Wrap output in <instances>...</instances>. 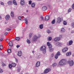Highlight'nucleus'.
<instances>
[{
	"label": "nucleus",
	"instance_id": "nucleus-14",
	"mask_svg": "<svg viewBox=\"0 0 74 74\" xmlns=\"http://www.w3.org/2000/svg\"><path fill=\"white\" fill-rule=\"evenodd\" d=\"M49 19V16H46L45 17V21H48V20Z\"/></svg>",
	"mask_w": 74,
	"mask_h": 74
},
{
	"label": "nucleus",
	"instance_id": "nucleus-42",
	"mask_svg": "<svg viewBox=\"0 0 74 74\" xmlns=\"http://www.w3.org/2000/svg\"><path fill=\"white\" fill-rule=\"evenodd\" d=\"M1 5H4V3H3V2H2L1 3Z\"/></svg>",
	"mask_w": 74,
	"mask_h": 74
},
{
	"label": "nucleus",
	"instance_id": "nucleus-20",
	"mask_svg": "<svg viewBox=\"0 0 74 74\" xmlns=\"http://www.w3.org/2000/svg\"><path fill=\"white\" fill-rule=\"evenodd\" d=\"M9 44L10 47H12V46L13 45L12 44V42L11 41H10L9 42Z\"/></svg>",
	"mask_w": 74,
	"mask_h": 74
},
{
	"label": "nucleus",
	"instance_id": "nucleus-26",
	"mask_svg": "<svg viewBox=\"0 0 74 74\" xmlns=\"http://www.w3.org/2000/svg\"><path fill=\"white\" fill-rule=\"evenodd\" d=\"M39 27L40 29H43V25L42 24H41L39 26Z\"/></svg>",
	"mask_w": 74,
	"mask_h": 74
},
{
	"label": "nucleus",
	"instance_id": "nucleus-25",
	"mask_svg": "<svg viewBox=\"0 0 74 74\" xmlns=\"http://www.w3.org/2000/svg\"><path fill=\"white\" fill-rule=\"evenodd\" d=\"M11 64L12 67H15L16 66V64L15 63H12Z\"/></svg>",
	"mask_w": 74,
	"mask_h": 74
},
{
	"label": "nucleus",
	"instance_id": "nucleus-36",
	"mask_svg": "<svg viewBox=\"0 0 74 74\" xmlns=\"http://www.w3.org/2000/svg\"><path fill=\"white\" fill-rule=\"evenodd\" d=\"M3 46L2 45H0V50H1L2 49H3Z\"/></svg>",
	"mask_w": 74,
	"mask_h": 74
},
{
	"label": "nucleus",
	"instance_id": "nucleus-16",
	"mask_svg": "<svg viewBox=\"0 0 74 74\" xmlns=\"http://www.w3.org/2000/svg\"><path fill=\"white\" fill-rule=\"evenodd\" d=\"M13 3V2L12 1H9L8 2V5H12Z\"/></svg>",
	"mask_w": 74,
	"mask_h": 74
},
{
	"label": "nucleus",
	"instance_id": "nucleus-43",
	"mask_svg": "<svg viewBox=\"0 0 74 74\" xmlns=\"http://www.w3.org/2000/svg\"><path fill=\"white\" fill-rule=\"evenodd\" d=\"M68 11V12H71V8H69Z\"/></svg>",
	"mask_w": 74,
	"mask_h": 74
},
{
	"label": "nucleus",
	"instance_id": "nucleus-45",
	"mask_svg": "<svg viewBox=\"0 0 74 74\" xmlns=\"http://www.w3.org/2000/svg\"><path fill=\"white\" fill-rule=\"evenodd\" d=\"M32 3V1H29V4H31Z\"/></svg>",
	"mask_w": 74,
	"mask_h": 74
},
{
	"label": "nucleus",
	"instance_id": "nucleus-2",
	"mask_svg": "<svg viewBox=\"0 0 74 74\" xmlns=\"http://www.w3.org/2000/svg\"><path fill=\"white\" fill-rule=\"evenodd\" d=\"M47 46H48L50 52H53V49L52 48V45L50 44L49 42H47Z\"/></svg>",
	"mask_w": 74,
	"mask_h": 74
},
{
	"label": "nucleus",
	"instance_id": "nucleus-37",
	"mask_svg": "<svg viewBox=\"0 0 74 74\" xmlns=\"http://www.w3.org/2000/svg\"><path fill=\"white\" fill-rule=\"evenodd\" d=\"M2 66L3 67H4V66H6V64H4V63H2Z\"/></svg>",
	"mask_w": 74,
	"mask_h": 74
},
{
	"label": "nucleus",
	"instance_id": "nucleus-51",
	"mask_svg": "<svg viewBox=\"0 0 74 74\" xmlns=\"http://www.w3.org/2000/svg\"><path fill=\"white\" fill-rule=\"evenodd\" d=\"M20 47V46L19 45H17L16 46L17 48H19V47Z\"/></svg>",
	"mask_w": 74,
	"mask_h": 74
},
{
	"label": "nucleus",
	"instance_id": "nucleus-19",
	"mask_svg": "<svg viewBox=\"0 0 74 74\" xmlns=\"http://www.w3.org/2000/svg\"><path fill=\"white\" fill-rule=\"evenodd\" d=\"M71 55V52H69L66 53V56H69Z\"/></svg>",
	"mask_w": 74,
	"mask_h": 74
},
{
	"label": "nucleus",
	"instance_id": "nucleus-5",
	"mask_svg": "<svg viewBox=\"0 0 74 74\" xmlns=\"http://www.w3.org/2000/svg\"><path fill=\"white\" fill-rule=\"evenodd\" d=\"M60 53L59 51H58L57 53L55 55V58L56 59H57L59 57V56H60Z\"/></svg>",
	"mask_w": 74,
	"mask_h": 74
},
{
	"label": "nucleus",
	"instance_id": "nucleus-13",
	"mask_svg": "<svg viewBox=\"0 0 74 74\" xmlns=\"http://www.w3.org/2000/svg\"><path fill=\"white\" fill-rule=\"evenodd\" d=\"M42 11H46V10H47V7L46 6H43L42 8Z\"/></svg>",
	"mask_w": 74,
	"mask_h": 74
},
{
	"label": "nucleus",
	"instance_id": "nucleus-31",
	"mask_svg": "<svg viewBox=\"0 0 74 74\" xmlns=\"http://www.w3.org/2000/svg\"><path fill=\"white\" fill-rule=\"evenodd\" d=\"M51 23H52V24H54V23H55V19L53 20V21H52Z\"/></svg>",
	"mask_w": 74,
	"mask_h": 74
},
{
	"label": "nucleus",
	"instance_id": "nucleus-63",
	"mask_svg": "<svg viewBox=\"0 0 74 74\" xmlns=\"http://www.w3.org/2000/svg\"><path fill=\"white\" fill-rule=\"evenodd\" d=\"M41 74H43V73H41Z\"/></svg>",
	"mask_w": 74,
	"mask_h": 74
},
{
	"label": "nucleus",
	"instance_id": "nucleus-32",
	"mask_svg": "<svg viewBox=\"0 0 74 74\" xmlns=\"http://www.w3.org/2000/svg\"><path fill=\"white\" fill-rule=\"evenodd\" d=\"M57 65V64L56 63H54L53 64V67H55Z\"/></svg>",
	"mask_w": 74,
	"mask_h": 74
},
{
	"label": "nucleus",
	"instance_id": "nucleus-46",
	"mask_svg": "<svg viewBox=\"0 0 74 74\" xmlns=\"http://www.w3.org/2000/svg\"><path fill=\"white\" fill-rule=\"evenodd\" d=\"M72 7L73 9H74V3H73V5H72Z\"/></svg>",
	"mask_w": 74,
	"mask_h": 74
},
{
	"label": "nucleus",
	"instance_id": "nucleus-23",
	"mask_svg": "<svg viewBox=\"0 0 74 74\" xmlns=\"http://www.w3.org/2000/svg\"><path fill=\"white\" fill-rule=\"evenodd\" d=\"M36 5V4H35V3H32L31 4V6L32 7H34Z\"/></svg>",
	"mask_w": 74,
	"mask_h": 74
},
{
	"label": "nucleus",
	"instance_id": "nucleus-58",
	"mask_svg": "<svg viewBox=\"0 0 74 74\" xmlns=\"http://www.w3.org/2000/svg\"><path fill=\"white\" fill-rule=\"evenodd\" d=\"M38 0V1H41V0Z\"/></svg>",
	"mask_w": 74,
	"mask_h": 74
},
{
	"label": "nucleus",
	"instance_id": "nucleus-61",
	"mask_svg": "<svg viewBox=\"0 0 74 74\" xmlns=\"http://www.w3.org/2000/svg\"><path fill=\"white\" fill-rule=\"evenodd\" d=\"M72 33H74V32H72Z\"/></svg>",
	"mask_w": 74,
	"mask_h": 74
},
{
	"label": "nucleus",
	"instance_id": "nucleus-29",
	"mask_svg": "<svg viewBox=\"0 0 74 74\" xmlns=\"http://www.w3.org/2000/svg\"><path fill=\"white\" fill-rule=\"evenodd\" d=\"M25 22L26 24H27L28 21H27V18H25Z\"/></svg>",
	"mask_w": 74,
	"mask_h": 74
},
{
	"label": "nucleus",
	"instance_id": "nucleus-38",
	"mask_svg": "<svg viewBox=\"0 0 74 74\" xmlns=\"http://www.w3.org/2000/svg\"><path fill=\"white\" fill-rule=\"evenodd\" d=\"M47 32L49 34L51 33V31L48 29L47 30Z\"/></svg>",
	"mask_w": 74,
	"mask_h": 74
},
{
	"label": "nucleus",
	"instance_id": "nucleus-24",
	"mask_svg": "<svg viewBox=\"0 0 74 74\" xmlns=\"http://www.w3.org/2000/svg\"><path fill=\"white\" fill-rule=\"evenodd\" d=\"M73 41L70 40L69 42V45H71L73 44Z\"/></svg>",
	"mask_w": 74,
	"mask_h": 74
},
{
	"label": "nucleus",
	"instance_id": "nucleus-48",
	"mask_svg": "<svg viewBox=\"0 0 74 74\" xmlns=\"http://www.w3.org/2000/svg\"><path fill=\"white\" fill-rule=\"evenodd\" d=\"M53 56H54V53H53L52 54L51 56L52 57H53Z\"/></svg>",
	"mask_w": 74,
	"mask_h": 74
},
{
	"label": "nucleus",
	"instance_id": "nucleus-11",
	"mask_svg": "<svg viewBox=\"0 0 74 74\" xmlns=\"http://www.w3.org/2000/svg\"><path fill=\"white\" fill-rule=\"evenodd\" d=\"M69 65L70 66H73L74 65V61L73 60H71L70 62Z\"/></svg>",
	"mask_w": 74,
	"mask_h": 74
},
{
	"label": "nucleus",
	"instance_id": "nucleus-34",
	"mask_svg": "<svg viewBox=\"0 0 74 74\" xmlns=\"http://www.w3.org/2000/svg\"><path fill=\"white\" fill-rule=\"evenodd\" d=\"M12 65L11 64H9V69H11L12 68Z\"/></svg>",
	"mask_w": 74,
	"mask_h": 74
},
{
	"label": "nucleus",
	"instance_id": "nucleus-7",
	"mask_svg": "<svg viewBox=\"0 0 74 74\" xmlns=\"http://www.w3.org/2000/svg\"><path fill=\"white\" fill-rule=\"evenodd\" d=\"M51 70L50 69H46L44 71V74H47V73H48V72H49Z\"/></svg>",
	"mask_w": 74,
	"mask_h": 74
},
{
	"label": "nucleus",
	"instance_id": "nucleus-53",
	"mask_svg": "<svg viewBox=\"0 0 74 74\" xmlns=\"http://www.w3.org/2000/svg\"><path fill=\"white\" fill-rule=\"evenodd\" d=\"M3 38H1L0 39V40L1 41H3Z\"/></svg>",
	"mask_w": 74,
	"mask_h": 74
},
{
	"label": "nucleus",
	"instance_id": "nucleus-18",
	"mask_svg": "<svg viewBox=\"0 0 74 74\" xmlns=\"http://www.w3.org/2000/svg\"><path fill=\"white\" fill-rule=\"evenodd\" d=\"M22 55V54L21 52L20 51L18 52V56H21Z\"/></svg>",
	"mask_w": 74,
	"mask_h": 74
},
{
	"label": "nucleus",
	"instance_id": "nucleus-12",
	"mask_svg": "<svg viewBox=\"0 0 74 74\" xmlns=\"http://www.w3.org/2000/svg\"><path fill=\"white\" fill-rule=\"evenodd\" d=\"M21 4L22 5H25V1L23 0H21Z\"/></svg>",
	"mask_w": 74,
	"mask_h": 74
},
{
	"label": "nucleus",
	"instance_id": "nucleus-40",
	"mask_svg": "<svg viewBox=\"0 0 74 74\" xmlns=\"http://www.w3.org/2000/svg\"><path fill=\"white\" fill-rule=\"evenodd\" d=\"M61 30V32H64V31H65V29L64 28H62Z\"/></svg>",
	"mask_w": 74,
	"mask_h": 74
},
{
	"label": "nucleus",
	"instance_id": "nucleus-4",
	"mask_svg": "<svg viewBox=\"0 0 74 74\" xmlns=\"http://www.w3.org/2000/svg\"><path fill=\"white\" fill-rule=\"evenodd\" d=\"M63 21V18L62 17L61 18H60V17H58L57 18V22L58 23H60L62 21Z\"/></svg>",
	"mask_w": 74,
	"mask_h": 74
},
{
	"label": "nucleus",
	"instance_id": "nucleus-47",
	"mask_svg": "<svg viewBox=\"0 0 74 74\" xmlns=\"http://www.w3.org/2000/svg\"><path fill=\"white\" fill-rule=\"evenodd\" d=\"M6 30L7 31H10V30H11V29L9 28H8Z\"/></svg>",
	"mask_w": 74,
	"mask_h": 74
},
{
	"label": "nucleus",
	"instance_id": "nucleus-39",
	"mask_svg": "<svg viewBox=\"0 0 74 74\" xmlns=\"http://www.w3.org/2000/svg\"><path fill=\"white\" fill-rule=\"evenodd\" d=\"M32 36V33H30L29 35V36L30 38H31Z\"/></svg>",
	"mask_w": 74,
	"mask_h": 74
},
{
	"label": "nucleus",
	"instance_id": "nucleus-33",
	"mask_svg": "<svg viewBox=\"0 0 74 74\" xmlns=\"http://www.w3.org/2000/svg\"><path fill=\"white\" fill-rule=\"evenodd\" d=\"M63 23L64 25H67V22L64 21Z\"/></svg>",
	"mask_w": 74,
	"mask_h": 74
},
{
	"label": "nucleus",
	"instance_id": "nucleus-6",
	"mask_svg": "<svg viewBox=\"0 0 74 74\" xmlns=\"http://www.w3.org/2000/svg\"><path fill=\"white\" fill-rule=\"evenodd\" d=\"M38 37L36 35H34V37L33 39V41L34 42H36L37 40V38Z\"/></svg>",
	"mask_w": 74,
	"mask_h": 74
},
{
	"label": "nucleus",
	"instance_id": "nucleus-52",
	"mask_svg": "<svg viewBox=\"0 0 74 74\" xmlns=\"http://www.w3.org/2000/svg\"><path fill=\"white\" fill-rule=\"evenodd\" d=\"M41 37V35H38V37L39 38V37Z\"/></svg>",
	"mask_w": 74,
	"mask_h": 74
},
{
	"label": "nucleus",
	"instance_id": "nucleus-62",
	"mask_svg": "<svg viewBox=\"0 0 74 74\" xmlns=\"http://www.w3.org/2000/svg\"><path fill=\"white\" fill-rule=\"evenodd\" d=\"M8 39H7V40H6V41H8Z\"/></svg>",
	"mask_w": 74,
	"mask_h": 74
},
{
	"label": "nucleus",
	"instance_id": "nucleus-54",
	"mask_svg": "<svg viewBox=\"0 0 74 74\" xmlns=\"http://www.w3.org/2000/svg\"><path fill=\"white\" fill-rule=\"evenodd\" d=\"M16 62H18V59H16Z\"/></svg>",
	"mask_w": 74,
	"mask_h": 74
},
{
	"label": "nucleus",
	"instance_id": "nucleus-49",
	"mask_svg": "<svg viewBox=\"0 0 74 74\" xmlns=\"http://www.w3.org/2000/svg\"><path fill=\"white\" fill-rule=\"evenodd\" d=\"M8 34V32H6L4 34L5 35V36L7 35Z\"/></svg>",
	"mask_w": 74,
	"mask_h": 74
},
{
	"label": "nucleus",
	"instance_id": "nucleus-35",
	"mask_svg": "<svg viewBox=\"0 0 74 74\" xmlns=\"http://www.w3.org/2000/svg\"><path fill=\"white\" fill-rule=\"evenodd\" d=\"M71 26L73 28V27H74V23H73L71 24Z\"/></svg>",
	"mask_w": 74,
	"mask_h": 74
},
{
	"label": "nucleus",
	"instance_id": "nucleus-30",
	"mask_svg": "<svg viewBox=\"0 0 74 74\" xmlns=\"http://www.w3.org/2000/svg\"><path fill=\"white\" fill-rule=\"evenodd\" d=\"M15 40L17 41H19V38L18 37H17L15 38Z\"/></svg>",
	"mask_w": 74,
	"mask_h": 74
},
{
	"label": "nucleus",
	"instance_id": "nucleus-28",
	"mask_svg": "<svg viewBox=\"0 0 74 74\" xmlns=\"http://www.w3.org/2000/svg\"><path fill=\"white\" fill-rule=\"evenodd\" d=\"M27 43H28V44H30V41L29 39L27 40Z\"/></svg>",
	"mask_w": 74,
	"mask_h": 74
},
{
	"label": "nucleus",
	"instance_id": "nucleus-15",
	"mask_svg": "<svg viewBox=\"0 0 74 74\" xmlns=\"http://www.w3.org/2000/svg\"><path fill=\"white\" fill-rule=\"evenodd\" d=\"M10 19V15H7L6 16L5 19L6 20H8Z\"/></svg>",
	"mask_w": 74,
	"mask_h": 74
},
{
	"label": "nucleus",
	"instance_id": "nucleus-1",
	"mask_svg": "<svg viewBox=\"0 0 74 74\" xmlns=\"http://www.w3.org/2000/svg\"><path fill=\"white\" fill-rule=\"evenodd\" d=\"M59 64L60 66H63L66 64V60L64 59L62 60L59 62Z\"/></svg>",
	"mask_w": 74,
	"mask_h": 74
},
{
	"label": "nucleus",
	"instance_id": "nucleus-22",
	"mask_svg": "<svg viewBox=\"0 0 74 74\" xmlns=\"http://www.w3.org/2000/svg\"><path fill=\"white\" fill-rule=\"evenodd\" d=\"M14 5H17V3H16V1L14 0L12 1Z\"/></svg>",
	"mask_w": 74,
	"mask_h": 74
},
{
	"label": "nucleus",
	"instance_id": "nucleus-41",
	"mask_svg": "<svg viewBox=\"0 0 74 74\" xmlns=\"http://www.w3.org/2000/svg\"><path fill=\"white\" fill-rule=\"evenodd\" d=\"M3 73V71L1 69H0V73Z\"/></svg>",
	"mask_w": 74,
	"mask_h": 74
},
{
	"label": "nucleus",
	"instance_id": "nucleus-8",
	"mask_svg": "<svg viewBox=\"0 0 74 74\" xmlns=\"http://www.w3.org/2000/svg\"><path fill=\"white\" fill-rule=\"evenodd\" d=\"M54 40L55 41L58 42V41H59L60 40V38L59 37H56L54 38Z\"/></svg>",
	"mask_w": 74,
	"mask_h": 74
},
{
	"label": "nucleus",
	"instance_id": "nucleus-60",
	"mask_svg": "<svg viewBox=\"0 0 74 74\" xmlns=\"http://www.w3.org/2000/svg\"><path fill=\"white\" fill-rule=\"evenodd\" d=\"M34 51H32V53H34Z\"/></svg>",
	"mask_w": 74,
	"mask_h": 74
},
{
	"label": "nucleus",
	"instance_id": "nucleus-50",
	"mask_svg": "<svg viewBox=\"0 0 74 74\" xmlns=\"http://www.w3.org/2000/svg\"><path fill=\"white\" fill-rule=\"evenodd\" d=\"M60 38H62V35H60L59 36Z\"/></svg>",
	"mask_w": 74,
	"mask_h": 74
},
{
	"label": "nucleus",
	"instance_id": "nucleus-17",
	"mask_svg": "<svg viewBox=\"0 0 74 74\" xmlns=\"http://www.w3.org/2000/svg\"><path fill=\"white\" fill-rule=\"evenodd\" d=\"M22 16H19L18 17V19H19V20H21V21H23V20L25 19V18H24L23 19H22Z\"/></svg>",
	"mask_w": 74,
	"mask_h": 74
},
{
	"label": "nucleus",
	"instance_id": "nucleus-59",
	"mask_svg": "<svg viewBox=\"0 0 74 74\" xmlns=\"http://www.w3.org/2000/svg\"><path fill=\"white\" fill-rule=\"evenodd\" d=\"M26 12H28V10H27L26 11Z\"/></svg>",
	"mask_w": 74,
	"mask_h": 74
},
{
	"label": "nucleus",
	"instance_id": "nucleus-10",
	"mask_svg": "<svg viewBox=\"0 0 74 74\" xmlns=\"http://www.w3.org/2000/svg\"><path fill=\"white\" fill-rule=\"evenodd\" d=\"M67 50H68V48L67 47H65L62 49V51L63 52H66Z\"/></svg>",
	"mask_w": 74,
	"mask_h": 74
},
{
	"label": "nucleus",
	"instance_id": "nucleus-27",
	"mask_svg": "<svg viewBox=\"0 0 74 74\" xmlns=\"http://www.w3.org/2000/svg\"><path fill=\"white\" fill-rule=\"evenodd\" d=\"M7 52L8 53H10V52H11V50L10 49H9L7 50Z\"/></svg>",
	"mask_w": 74,
	"mask_h": 74
},
{
	"label": "nucleus",
	"instance_id": "nucleus-55",
	"mask_svg": "<svg viewBox=\"0 0 74 74\" xmlns=\"http://www.w3.org/2000/svg\"><path fill=\"white\" fill-rule=\"evenodd\" d=\"M22 19H24H24H25V17H23L22 16Z\"/></svg>",
	"mask_w": 74,
	"mask_h": 74
},
{
	"label": "nucleus",
	"instance_id": "nucleus-9",
	"mask_svg": "<svg viewBox=\"0 0 74 74\" xmlns=\"http://www.w3.org/2000/svg\"><path fill=\"white\" fill-rule=\"evenodd\" d=\"M40 65V62L38 61L37 62L36 64V67H39Z\"/></svg>",
	"mask_w": 74,
	"mask_h": 74
},
{
	"label": "nucleus",
	"instance_id": "nucleus-3",
	"mask_svg": "<svg viewBox=\"0 0 74 74\" xmlns=\"http://www.w3.org/2000/svg\"><path fill=\"white\" fill-rule=\"evenodd\" d=\"M40 51H42L43 53H45L46 52V47L45 46H42L40 49Z\"/></svg>",
	"mask_w": 74,
	"mask_h": 74
},
{
	"label": "nucleus",
	"instance_id": "nucleus-57",
	"mask_svg": "<svg viewBox=\"0 0 74 74\" xmlns=\"http://www.w3.org/2000/svg\"><path fill=\"white\" fill-rule=\"evenodd\" d=\"M0 19H1V17L0 16Z\"/></svg>",
	"mask_w": 74,
	"mask_h": 74
},
{
	"label": "nucleus",
	"instance_id": "nucleus-56",
	"mask_svg": "<svg viewBox=\"0 0 74 74\" xmlns=\"http://www.w3.org/2000/svg\"><path fill=\"white\" fill-rule=\"evenodd\" d=\"M43 18H43V17H41V18L42 20H43Z\"/></svg>",
	"mask_w": 74,
	"mask_h": 74
},
{
	"label": "nucleus",
	"instance_id": "nucleus-21",
	"mask_svg": "<svg viewBox=\"0 0 74 74\" xmlns=\"http://www.w3.org/2000/svg\"><path fill=\"white\" fill-rule=\"evenodd\" d=\"M11 15L12 17H14V12H11Z\"/></svg>",
	"mask_w": 74,
	"mask_h": 74
},
{
	"label": "nucleus",
	"instance_id": "nucleus-44",
	"mask_svg": "<svg viewBox=\"0 0 74 74\" xmlns=\"http://www.w3.org/2000/svg\"><path fill=\"white\" fill-rule=\"evenodd\" d=\"M48 38L49 40L50 41V40H52V38H51V37H49Z\"/></svg>",
	"mask_w": 74,
	"mask_h": 74
}]
</instances>
